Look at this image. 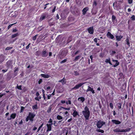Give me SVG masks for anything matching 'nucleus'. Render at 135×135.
Wrapping results in <instances>:
<instances>
[{"label": "nucleus", "instance_id": "obj_53", "mask_svg": "<svg viewBox=\"0 0 135 135\" xmlns=\"http://www.w3.org/2000/svg\"><path fill=\"white\" fill-rule=\"evenodd\" d=\"M94 41L96 42V43H97V38H95L94 40Z\"/></svg>", "mask_w": 135, "mask_h": 135}, {"label": "nucleus", "instance_id": "obj_11", "mask_svg": "<svg viewBox=\"0 0 135 135\" xmlns=\"http://www.w3.org/2000/svg\"><path fill=\"white\" fill-rule=\"evenodd\" d=\"M86 91L87 92L91 91L93 94H94L95 93L94 91L93 90V89L89 86H88V89L86 90Z\"/></svg>", "mask_w": 135, "mask_h": 135}, {"label": "nucleus", "instance_id": "obj_4", "mask_svg": "<svg viewBox=\"0 0 135 135\" xmlns=\"http://www.w3.org/2000/svg\"><path fill=\"white\" fill-rule=\"evenodd\" d=\"M55 124V121H54V122H53L52 119L50 118L48 121V123L47 124V127H51L53 126H56Z\"/></svg>", "mask_w": 135, "mask_h": 135}, {"label": "nucleus", "instance_id": "obj_12", "mask_svg": "<svg viewBox=\"0 0 135 135\" xmlns=\"http://www.w3.org/2000/svg\"><path fill=\"white\" fill-rule=\"evenodd\" d=\"M88 32L90 34H92L93 33L94 29L93 27H90L88 29Z\"/></svg>", "mask_w": 135, "mask_h": 135}, {"label": "nucleus", "instance_id": "obj_57", "mask_svg": "<svg viewBox=\"0 0 135 135\" xmlns=\"http://www.w3.org/2000/svg\"><path fill=\"white\" fill-rule=\"evenodd\" d=\"M115 17L114 15H113L112 16V19L113 20H115Z\"/></svg>", "mask_w": 135, "mask_h": 135}, {"label": "nucleus", "instance_id": "obj_24", "mask_svg": "<svg viewBox=\"0 0 135 135\" xmlns=\"http://www.w3.org/2000/svg\"><path fill=\"white\" fill-rule=\"evenodd\" d=\"M126 44L129 46L130 43L129 42V40L128 37H127V38L126 40Z\"/></svg>", "mask_w": 135, "mask_h": 135}, {"label": "nucleus", "instance_id": "obj_54", "mask_svg": "<svg viewBox=\"0 0 135 135\" xmlns=\"http://www.w3.org/2000/svg\"><path fill=\"white\" fill-rule=\"evenodd\" d=\"M15 69L14 70V72H15L16 71L18 70V68H15Z\"/></svg>", "mask_w": 135, "mask_h": 135}, {"label": "nucleus", "instance_id": "obj_23", "mask_svg": "<svg viewBox=\"0 0 135 135\" xmlns=\"http://www.w3.org/2000/svg\"><path fill=\"white\" fill-rule=\"evenodd\" d=\"M97 5V2L96 1H94L93 3V8H95Z\"/></svg>", "mask_w": 135, "mask_h": 135}, {"label": "nucleus", "instance_id": "obj_48", "mask_svg": "<svg viewBox=\"0 0 135 135\" xmlns=\"http://www.w3.org/2000/svg\"><path fill=\"white\" fill-rule=\"evenodd\" d=\"M35 99L36 100L38 101H39L40 99L38 98V97H35Z\"/></svg>", "mask_w": 135, "mask_h": 135}, {"label": "nucleus", "instance_id": "obj_47", "mask_svg": "<svg viewBox=\"0 0 135 135\" xmlns=\"http://www.w3.org/2000/svg\"><path fill=\"white\" fill-rule=\"evenodd\" d=\"M5 94V93L2 94L1 93H0V98L2 97Z\"/></svg>", "mask_w": 135, "mask_h": 135}, {"label": "nucleus", "instance_id": "obj_51", "mask_svg": "<svg viewBox=\"0 0 135 135\" xmlns=\"http://www.w3.org/2000/svg\"><path fill=\"white\" fill-rule=\"evenodd\" d=\"M31 44L30 43H29L28 45L26 47V49H28L29 47H30V45Z\"/></svg>", "mask_w": 135, "mask_h": 135}, {"label": "nucleus", "instance_id": "obj_26", "mask_svg": "<svg viewBox=\"0 0 135 135\" xmlns=\"http://www.w3.org/2000/svg\"><path fill=\"white\" fill-rule=\"evenodd\" d=\"M7 64L8 67H10L11 65V62L10 61H8L7 63Z\"/></svg>", "mask_w": 135, "mask_h": 135}, {"label": "nucleus", "instance_id": "obj_8", "mask_svg": "<svg viewBox=\"0 0 135 135\" xmlns=\"http://www.w3.org/2000/svg\"><path fill=\"white\" fill-rule=\"evenodd\" d=\"M16 116V114L15 113H13L11 114L10 117L7 118V119L8 120H9L11 119H14L15 118Z\"/></svg>", "mask_w": 135, "mask_h": 135}, {"label": "nucleus", "instance_id": "obj_46", "mask_svg": "<svg viewBox=\"0 0 135 135\" xmlns=\"http://www.w3.org/2000/svg\"><path fill=\"white\" fill-rule=\"evenodd\" d=\"M47 131H50L51 129V127H47Z\"/></svg>", "mask_w": 135, "mask_h": 135}, {"label": "nucleus", "instance_id": "obj_61", "mask_svg": "<svg viewBox=\"0 0 135 135\" xmlns=\"http://www.w3.org/2000/svg\"><path fill=\"white\" fill-rule=\"evenodd\" d=\"M49 4V3H48V4H45V7L44 8V9H45L47 7V6Z\"/></svg>", "mask_w": 135, "mask_h": 135}, {"label": "nucleus", "instance_id": "obj_41", "mask_svg": "<svg viewBox=\"0 0 135 135\" xmlns=\"http://www.w3.org/2000/svg\"><path fill=\"white\" fill-rule=\"evenodd\" d=\"M74 74L75 75H79V73L77 71H75L74 72Z\"/></svg>", "mask_w": 135, "mask_h": 135}, {"label": "nucleus", "instance_id": "obj_21", "mask_svg": "<svg viewBox=\"0 0 135 135\" xmlns=\"http://www.w3.org/2000/svg\"><path fill=\"white\" fill-rule=\"evenodd\" d=\"M114 3H115L114 2L113 4V6L114 7L115 9L116 10H118L119 9H120V6H117V5L114 6Z\"/></svg>", "mask_w": 135, "mask_h": 135}, {"label": "nucleus", "instance_id": "obj_6", "mask_svg": "<svg viewBox=\"0 0 135 135\" xmlns=\"http://www.w3.org/2000/svg\"><path fill=\"white\" fill-rule=\"evenodd\" d=\"M112 123L116 125L119 124H120L121 122L118 120L115 119H113L112 120Z\"/></svg>", "mask_w": 135, "mask_h": 135}, {"label": "nucleus", "instance_id": "obj_50", "mask_svg": "<svg viewBox=\"0 0 135 135\" xmlns=\"http://www.w3.org/2000/svg\"><path fill=\"white\" fill-rule=\"evenodd\" d=\"M51 96V94H49L47 96V98L48 99H50V97Z\"/></svg>", "mask_w": 135, "mask_h": 135}, {"label": "nucleus", "instance_id": "obj_13", "mask_svg": "<svg viewBox=\"0 0 135 135\" xmlns=\"http://www.w3.org/2000/svg\"><path fill=\"white\" fill-rule=\"evenodd\" d=\"M84 84V83H80L79 84L76 85L74 88V89H78L79 87L81 86L83 84Z\"/></svg>", "mask_w": 135, "mask_h": 135}, {"label": "nucleus", "instance_id": "obj_32", "mask_svg": "<svg viewBox=\"0 0 135 135\" xmlns=\"http://www.w3.org/2000/svg\"><path fill=\"white\" fill-rule=\"evenodd\" d=\"M67 104H71V102L70 100H69L68 101H67L66 102Z\"/></svg>", "mask_w": 135, "mask_h": 135}, {"label": "nucleus", "instance_id": "obj_29", "mask_svg": "<svg viewBox=\"0 0 135 135\" xmlns=\"http://www.w3.org/2000/svg\"><path fill=\"white\" fill-rule=\"evenodd\" d=\"M80 57V56H76L75 57L74 61H77L78 60H79V59Z\"/></svg>", "mask_w": 135, "mask_h": 135}, {"label": "nucleus", "instance_id": "obj_38", "mask_svg": "<svg viewBox=\"0 0 135 135\" xmlns=\"http://www.w3.org/2000/svg\"><path fill=\"white\" fill-rule=\"evenodd\" d=\"M110 108L112 109H113V105L112 103H110Z\"/></svg>", "mask_w": 135, "mask_h": 135}, {"label": "nucleus", "instance_id": "obj_14", "mask_svg": "<svg viewBox=\"0 0 135 135\" xmlns=\"http://www.w3.org/2000/svg\"><path fill=\"white\" fill-rule=\"evenodd\" d=\"M88 10L89 8L88 7H86L84 8L82 10L83 14V15H85L87 11Z\"/></svg>", "mask_w": 135, "mask_h": 135}, {"label": "nucleus", "instance_id": "obj_25", "mask_svg": "<svg viewBox=\"0 0 135 135\" xmlns=\"http://www.w3.org/2000/svg\"><path fill=\"white\" fill-rule=\"evenodd\" d=\"M63 114L65 117H68L69 115V114L68 113V112L67 111H66L65 112H64Z\"/></svg>", "mask_w": 135, "mask_h": 135}, {"label": "nucleus", "instance_id": "obj_30", "mask_svg": "<svg viewBox=\"0 0 135 135\" xmlns=\"http://www.w3.org/2000/svg\"><path fill=\"white\" fill-rule=\"evenodd\" d=\"M18 35V33H17L14 34V35H12V38H14V37H16Z\"/></svg>", "mask_w": 135, "mask_h": 135}, {"label": "nucleus", "instance_id": "obj_37", "mask_svg": "<svg viewBox=\"0 0 135 135\" xmlns=\"http://www.w3.org/2000/svg\"><path fill=\"white\" fill-rule=\"evenodd\" d=\"M16 23L12 24H11L9 25L8 27V29H9L14 24H15Z\"/></svg>", "mask_w": 135, "mask_h": 135}, {"label": "nucleus", "instance_id": "obj_3", "mask_svg": "<svg viewBox=\"0 0 135 135\" xmlns=\"http://www.w3.org/2000/svg\"><path fill=\"white\" fill-rule=\"evenodd\" d=\"M131 130L130 128H127L125 129H116L113 130L114 132H128L129 131Z\"/></svg>", "mask_w": 135, "mask_h": 135}, {"label": "nucleus", "instance_id": "obj_45", "mask_svg": "<svg viewBox=\"0 0 135 135\" xmlns=\"http://www.w3.org/2000/svg\"><path fill=\"white\" fill-rule=\"evenodd\" d=\"M132 0H128V3L129 4H131L132 2Z\"/></svg>", "mask_w": 135, "mask_h": 135}, {"label": "nucleus", "instance_id": "obj_64", "mask_svg": "<svg viewBox=\"0 0 135 135\" xmlns=\"http://www.w3.org/2000/svg\"><path fill=\"white\" fill-rule=\"evenodd\" d=\"M30 132H28L26 133L25 135H29L30 134Z\"/></svg>", "mask_w": 135, "mask_h": 135}, {"label": "nucleus", "instance_id": "obj_44", "mask_svg": "<svg viewBox=\"0 0 135 135\" xmlns=\"http://www.w3.org/2000/svg\"><path fill=\"white\" fill-rule=\"evenodd\" d=\"M56 8V6H55L54 7V9L52 10V13H53L55 12Z\"/></svg>", "mask_w": 135, "mask_h": 135}, {"label": "nucleus", "instance_id": "obj_16", "mask_svg": "<svg viewBox=\"0 0 135 135\" xmlns=\"http://www.w3.org/2000/svg\"><path fill=\"white\" fill-rule=\"evenodd\" d=\"M72 115L74 117H75L77 115H78L79 114L78 112L76 110H74Z\"/></svg>", "mask_w": 135, "mask_h": 135}, {"label": "nucleus", "instance_id": "obj_58", "mask_svg": "<svg viewBox=\"0 0 135 135\" xmlns=\"http://www.w3.org/2000/svg\"><path fill=\"white\" fill-rule=\"evenodd\" d=\"M43 97L44 98V99L45 100V101H46V98H45V94L44 93L43 94Z\"/></svg>", "mask_w": 135, "mask_h": 135}, {"label": "nucleus", "instance_id": "obj_33", "mask_svg": "<svg viewBox=\"0 0 135 135\" xmlns=\"http://www.w3.org/2000/svg\"><path fill=\"white\" fill-rule=\"evenodd\" d=\"M61 108H63L65 110H69L70 109V107L67 108H65L64 107H62Z\"/></svg>", "mask_w": 135, "mask_h": 135}, {"label": "nucleus", "instance_id": "obj_28", "mask_svg": "<svg viewBox=\"0 0 135 135\" xmlns=\"http://www.w3.org/2000/svg\"><path fill=\"white\" fill-rule=\"evenodd\" d=\"M97 131L98 132H101L102 133L104 132V131L103 130L100 129H97Z\"/></svg>", "mask_w": 135, "mask_h": 135}, {"label": "nucleus", "instance_id": "obj_19", "mask_svg": "<svg viewBox=\"0 0 135 135\" xmlns=\"http://www.w3.org/2000/svg\"><path fill=\"white\" fill-rule=\"evenodd\" d=\"M65 80V79L64 78L62 79L59 80V82L61 83L62 85H64L66 83V81Z\"/></svg>", "mask_w": 135, "mask_h": 135}, {"label": "nucleus", "instance_id": "obj_52", "mask_svg": "<svg viewBox=\"0 0 135 135\" xmlns=\"http://www.w3.org/2000/svg\"><path fill=\"white\" fill-rule=\"evenodd\" d=\"M39 93L38 92H37L36 94V95L37 96L36 97H38L39 96Z\"/></svg>", "mask_w": 135, "mask_h": 135}, {"label": "nucleus", "instance_id": "obj_36", "mask_svg": "<svg viewBox=\"0 0 135 135\" xmlns=\"http://www.w3.org/2000/svg\"><path fill=\"white\" fill-rule=\"evenodd\" d=\"M21 87L22 86L21 85H20L19 86H18V85H17V88L19 90H21Z\"/></svg>", "mask_w": 135, "mask_h": 135}, {"label": "nucleus", "instance_id": "obj_55", "mask_svg": "<svg viewBox=\"0 0 135 135\" xmlns=\"http://www.w3.org/2000/svg\"><path fill=\"white\" fill-rule=\"evenodd\" d=\"M5 135H9V133L8 132H6L5 133Z\"/></svg>", "mask_w": 135, "mask_h": 135}, {"label": "nucleus", "instance_id": "obj_59", "mask_svg": "<svg viewBox=\"0 0 135 135\" xmlns=\"http://www.w3.org/2000/svg\"><path fill=\"white\" fill-rule=\"evenodd\" d=\"M61 102L62 103L64 104L65 103V100H61Z\"/></svg>", "mask_w": 135, "mask_h": 135}, {"label": "nucleus", "instance_id": "obj_22", "mask_svg": "<svg viewBox=\"0 0 135 135\" xmlns=\"http://www.w3.org/2000/svg\"><path fill=\"white\" fill-rule=\"evenodd\" d=\"M32 108L33 110H36L38 109V106L37 104H36L32 106Z\"/></svg>", "mask_w": 135, "mask_h": 135}, {"label": "nucleus", "instance_id": "obj_10", "mask_svg": "<svg viewBox=\"0 0 135 135\" xmlns=\"http://www.w3.org/2000/svg\"><path fill=\"white\" fill-rule=\"evenodd\" d=\"M46 16V15L45 13H43L41 16L40 18V21L41 22L44 20Z\"/></svg>", "mask_w": 135, "mask_h": 135}, {"label": "nucleus", "instance_id": "obj_49", "mask_svg": "<svg viewBox=\"0 0 135 135\" xmlns=\"http://www.w3.org/2000/svg\"><path fill=\"white\" fill-rule=\"evenodd\" d=\"M67 61V60L66 59H64V60H62V61L61 63H64V62H66Z\"/></svg>", "mask_w": 135, "mask_h": 135}, {"label": "nucleus", "instance_id": "obj_15", "mask_svg": "<svg viewBox=\"0 0 135 135\" xmlns=\"http://www.w3.org/2000/svg\"><path fill=\"white\" fill-rule=\"evenodd\" d=\"M112 61L113 62H116L115 64L113 65V67H115L119 65V62H118V60H114L113 59Z\"/></svg>", "mask_w": 135, "mask_h": 135}, {"label": "nucleus", "instance_id": "obj_40", "mask_svg": "<svg viewBox=\"0 0 135 135\" xmlns=\"http://www.w3.org/2000/svg\"><path fill=\"white\" fill-rule=\"evenodd\" d=\"M37 36V35H36L35 36H33V37L32 39L34 41L36 40V36Z\"/></svg>", "mask_w": 135, "mask_h": 135}, {"label": "nucleus", "instance_id": "obj_62", "mask_svg": "<svg viewBox=\"0 0 135 135\" xmlns=\"http://www.w3.org/2000/svg\"><path fill=\"white\" fill-rule=\"evenodd\" d=\"M72 120V118H71L70 119H68V122H70Z\"/></svg>", "mask_w": 135, "mask_h": 135}, {"label": "nucleus", "instance_id": "obj_2", "mask_svg": "<svg viewBox=\"0 0 135 135\" xmlns=\"http://www.w3.org/2000/svg\"><path fill=\"white\" fill-rule=\"evenodd\" d=\"M35 116V115L33 113L29 112L28 115L26 119V121L27 122L29 120L31 122H32L33 120V119Z\"/></svg>", "mask_w": 135, "mask_h": 135}, {"label": "nucleus", "instance_id": "obj_35", "mask_svg": "<svg viewBox=\"0 0 135 135\" xmlns=\"http://www.w3.org/2000/svg\"><path fill=\"white\" fill-rule=\"evenodd\" d=\"M110 61V59L109 58L108 59H107L105 60V62L107 63H108Z\"/></svg>", "mask_w": 135, "mask_h": 135}, {"label": "nucleus", "instance_id": "obj_18", "mask_svg": "<svg viewBox=\"0 0 135 135\" xmlns=\"http://www.w3.org/2000/svg\"><path fill=\"white\" fill-rule=\"evenodd\" d=\"M123 36L120 35L119 36H116L117 40L118 41H120L121 39L123 38Z\"/></svg>", "mask_w": 135, "mask_h": 135}, {"label": "nucleus", "instance_id": "obj_34", "mask_svg": "<svg viewBox=\"0 0 135 135\" xmlns=\"http://www.w3.org/2000/svg\"><path fill=\"white\" fill-rule=\"evenodd\" d=\"M118 108L119 109H120L121 108V103H118Z\"/></svg>", "mask_w": 135, "mask_h": 135}, {"label": "nucleus", "instance_id": "obj_63", "mask_svg": "<svg viewBox=\"0 0 135 135\" xmlns=\"http://www.w3.org/2000/svg\"><path fill=\"white\" fill-rule=\"evenodd\" d=\"M79 52V51H77L75 53V55L77 54Z\"/></svg>", "mask_w": 135, "mask_h": 135}, {"label": "nucleus", "instance_id": "obj_42", "mask_svg": "<svg viewBox=\"0 0 135 135\" xmlns=\"http://www.w3.org/2000/svg\"><path fill=\"white\" fill-rule=\"evenodd\" d=\"M117 2H119L120 3H122L123 2V0H118V1L116 2V3Z\"/></svg>", "mask_w": 135, "mask_h": 135}, {"label": "nucleus", "instance_id": "obj_20", "mask_svg": "<svg viewBox=\"0 0 135 135\" xmlns=\"http://www.w3.org/2000/svg\"><path fill=\"white\" fill-rule=\"evenodd\" d=\"M48 55V54L46 53V51L45 50L43 51L42 54V56L43 57H46Z\"/></svg>", "mask_w": 135, "mask_h": 135}, {"label": "nucleus", "instance_id": "obj_1", "mask_svg": "<svg viewBox=\"0 0 135 135\" xmlns=\"http://www.w3.org/2000/svg\"><path fill=\"white\" fill-rule=\"evenodd\" d=\"M82 113L86 120H88L89 117L90 112L89 108L87 107H85L84 109L82 111Z\"/></svg>", "mask_w": 135, "mask_h": 135}, {"label": "nucleus", "instance_id": "obj_5", "mask_svg": "<svg viewBox=\"0 0 135 135\" xmlns=\"http://www.w3.org/2000/svg\"><path fill=\"white\" fill-rule=\"evenodd\" d=\"M105 124V122L103 120H100L98 121L97 123V127H102L104 126Z\"/></svg>", "mask_w": 135, "mask_h": 135}, {"label": "nucleus", "instance_id": "obj_56", "mask_svg": "<svg viewBox=\"0 0 135 135\" xmlns=\"http://www.w3.org/2000/svg\"><path fill=\"white\" fill-rule=\"evenodd\" d=\"M56 18L57 19H58L59 18V17L58 14H57L56 15Z\"/></svg>", "mask_w": 135, "mask_h": 135}, {"label": "nucleus", "instance_id": "obj_17", "mask_svg": "<svg viewBox=\"0 0 135 135\" xmlns=\"http://www.w3.org/2000/svg\"><path fill=\"white\" fill-rule=\"evenodd\" d=\"M41 76L42 77L46 78H48L50 76V75L48 74H41Z\"/></svg>", "mask_w": 135, "mask_h": 135}, {"label": "nucleus", "instance_id": "obj_31", "mask_svg": "<svg viewBox=\"0 0 135 135\" xmlns=\"http://www.w3.org/2000/svg\"><path fill=\"white\" fill-rule=\"evenodd\" d=\"M131 20L133 21L135 20V16L134 15H133L131 17Z\"/></svg>", "mask_w": 135, "mask_h": 135}, {"label": "nucleus", "instance_id": "obj_27", "mask_svg": "<svg viewBox=\"0 0 135 135\" xmlns=\"http://www.w3.org/2000/svg\"><path fill=\"white\" fill-rule=\"evenodd\" d=\"M57 118L59 120H61L62 119V117L59 115L57 116Z\"/></svg>", "mask_w": 135, "mask_h": 135}, {"label": "nucleus", "instance_id": "obj_43", "mask_svg": "<svg viewBox=\"0 0 135 135\" xmlns=\"http://www.w3.org/2000/svg\"><path fill=\"white\" fill-rule=\"evenodd\" d=\"M115 53V51H112V53L110 55L113 56Z\"/></svg>", "mask_w": 135, "mask_h": 135}, {"label": "nucleus", "instance_id": "obj_60", "mask_svg": "<svg viewBox=\"0 0 135 135\" xmlns=\"http://www.w3.org/2000/svg\"><path fill=\"white\" fill-rule=\"evenodd\" d=\"M7 70H2V71L3 72V73H5L7 71Z\"/></svg>", "mask_w": 135, "mask_h": 135}, {"label": "nucleus", "instance_id": "obj_7", "mask_svg": "<svg viewBox=\"0 0 135 135\" xmlns=\"http://www.w3.org/2000/svg\"><path fill=\"white\" fill-rule=\"evenodd\" d=\"M107 36L108 38L111 39H113L114 38L113 35L109 32H108L107 33Z\"/></svg>", "mask_w": 135, "mask_h": 135}, {"label": "nucleus", "instance_id": "obj_9", "mask_svg": "<svg viewBox=\"0 0 135 135\" xmlns=\"http://www.w3.org/2000/svg\"><path fill=\"white\" fill-rule=\"evenodd\" d=\"M78 101L80 103H83L85 100V99L83 97H79L78 99Z\"/></svg>", "mask_w": 135, "mask_h": 135}, {"label": "nucleus", "instance_id": "obj_39", "mask_svg": "<svg viewBox=\"0 0 135 135\" xmlns=\"http://www.w3.org/2000/svg\"><path fill=\"white\" fill-rule=\"evenodd\" d=\"M12 47H6L5 49L6 50H9L11 49H12Z\"/></svg>", "mask_w": 135, "mask_h": 135}]
</instances>
